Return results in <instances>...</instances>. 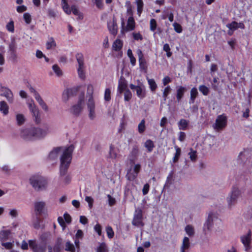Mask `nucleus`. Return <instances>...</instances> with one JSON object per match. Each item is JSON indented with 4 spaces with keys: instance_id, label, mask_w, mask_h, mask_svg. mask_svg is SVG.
Listing matches in <instances>:
<instances>
[{
    "instance_id": "nucleus-1",
    "label": "nucleus",
    "mask_w": 252,
    "mask_h": 252,
    "mask_svg": "<svg viewBox=\"0 0 252 252\" xmlns=\"http://www.w3.org/2000/svg\"><path fill=\"white\" fill-rule=\"evenodd\" d=\"M74 147L70 145L65 149L61 158L60 175L64 176L66 174L72 159V154Z\"/></svg>"
},
{
    "instance_id": "nucleus-2",
    "label": "nucleus",
    "mask_w": 252,
    "mask_h": 252,
    "mask_svg": "<svg viewBox=\"0 0 252 252\" xmlns=\"http://www.w3.org/2000/svg\"><path fill=\"white\" fill-rule=\"evenodd\" d=\"M46 134V130L35 127L24 129L21 133V137L26 141L38 139L44 137Z\"/></svg>"
},
{
    "instance_id": "nucleus-3",
    "label": "nucleus",
    "mask_w": 252,
    "mask_h": 252,
    "mask_svg": "<svg viewBox=\"0 0 252 252\" xmlns=\"http://www.w3.org/2000/svg\"><path fill=\"white\" fill-rule=\"evenodd\" d=\"M30 183L32 187L37 191L44 189L47 185L46 180L39 175L32 176L30 179Z\"/></svg>"
},
{
    "instance_id": "nucleus-4",
    "label": "nucleus",
    "mask_w": 252,
    "mask_h": 252,
    "mask_svg": "<svg viewBox=\"0 0 252 252\" xmlns=\"http://www.w3.org/2000/svg\"><path fill=\"white\" fill-rule=\"evenodd\" d=\"M75 57L78 64L77 68L78 76L80 79L84 80L86 78V75L84 71L85 66L84 55L81 53H78L76 54Z\"/></svg>"
},
{
    "instance_id": "nucleus-5",
    "label": "nucleus",
    "mask_w": 252,
    "mask_h": 252,
    "mask_svg": "<svg viewBox=\"0 0 252 252\" xmlns=\"http://www.w3.org/2000/svg\"><path fill=\"white\" fill-rule=\"evenodd\" d=\"M227 125V117L224 114L219 115L213 125L214 129L217 131L222 130Z\"/></svg>"
},
{
    "instance_id": "nucleus-6",
    "label": "nucleus",
    "mask_w": 252,
    "mask_h": 252,
    "mask_svg": "<svg viewBox=\"0 0 252 252\" xmlns=\"http://www.w3.org/2000/svg\"><path fill=\"white\" fill-rule=\"evenodd\" d=\"M129 88L133 91H135L136 95L138 98L142 99H143L146 94L145 86L143 84L141 83L139 85H135L132 84L129 85Z\"/></svg>"
},
{
    "instance_id": "nucleus-7",
    "label": "nucleus",
    "mask_w": 252,
    "mask_h": 252,
    "mask_svg": "<svg viewBox=\"0 0 252 252\" xmlns=\"http://www.w3.org/2000/svg\"><path fill=\"white\" fill-rule=\"evenodd\" d=\"M214 222H216V223H220L221 220L219 219L217 217L215 216L212 212H211L209 214L208 219L204 224V229H207L208 230H210Z\"/></svg>"
},
{
    "instance_id": "nucleus-8",
    "label": "nucleus",
    "mask_w": 252,
    "mask_h": 252,
    "mask_svg": "<svg viewBox=\"0 0 252 252\" xmlns=\"http://www.w3.org/2000/svg\"><path fill=\"white\" fill-rule=\"evenodd\" d=\"M137 54L138 57V61L139 63V68L141 70L146 73L148 69V66L146 61L144 58L142 51L140 49L137 50Z\"/></svg>"
},
{
    "instance_id": "nucleus-9",
    "label": "nucleus",
    "mask_w": 252,
    "mask_h": 252,
    "mask_svg": "<svg viewBox=\"0 0 252 252\" xmlns=\"http://www.w3.org/2000/svg\"><path fill=\"white\" fill-rule=\"evenodd\" d=\"M125 23L123 21L122 23V30L125 32L132 31L135 28V22L133 16L128 17L126 27H125Z\"/></svg>"
},
{
    "instance_id": "nucleus-10",
    "label": "nucleus",
    "mask_w": 252,
    "mask_h": 252,
    "mask_svg": "<svg viewBox=\"0 0 252 252\" xmlns=\"http://www.w3.org/2000/svg\"><path fill=\"white\" fill-rule=\"evenodd\" d=\"M29 107L32 113V114L33 117H34L35 123L36 124H39L41 122V119L38 109L37 108L34 103L33 104L29 103Z\"/></svg>"
},
{
    "instance_id": "nucleus-11",
    "label": "nucleus",
    "mask_w": 252,
    "mask_h": 252,
    "mask_svg": "<svg viewBox=\"0 0 252 252\" xmlns=\"http://www.w3.org/2000/svg\"><path fill=\"white\" fill-rule=\"evenodd\" d=\"M80 87L77 86L70 89H67L63 94V98L64 100H67L70 96L76 95L78 93Z\"/></svg>"
},
{
    "instance_id": "nucleus-12",
    "label": "nucleus",
    "mask_w": 252,
    "mask_h": 252,
    "mask_svg": "<svg viewBox=\"0 0 252 252\" xmlns=\"http://www.w3.org/2000/svg\"><path fill=\"white\" fill-rule=\"evenodd\" d=\"M239 195L240 191L238 189L237 187H233L231 191L230 197L228 198V203L229 206H231L236 203Z\"/></svg>"
},
{
    "instance_id": "nucleus-13",
    "label": "nucleus",
    "mask_w": 252,
    "mask_h": 252,
    "mask_svg": "<svg viewBox=\"0 0 252 252\" xmlns=\"http://www.w3.org/2000/svg\"><path fill=\"white\" fill-rule=\"evenodd\" d=\"M251 231L249 230L246 235L241 237V242L245 246L246 251H249L251 249Z\"/></svg>"
},
{
    "instance_id": "nucleus-14",
    "label": "nucleus",
    "mask_w": 252,
    "mask_h": 252,
    "mask_svg": "<svg viewBox=\"0 0 252 252\" xmlns=\"http://www.w3.org/2000/svg\"><path fill=\"white\" fill-rule=\"evenodd\" d=\"M84 103V96H80L77 104L73 105L71 108V112L75 115H78L82 109V105Z\"/></svg>"
},
{
    "instance_id": "nucleus-15",
    "label": "nucleus",
    "mask_w": 252,
    "mask_h": 252,
    "mask_svg": "<svg viewBox=\"0 0 252 252\" xmlns=\"http://www.w3.org/2000/svg\"><path fill=\"white\" fill-rule=\"evenodd\" d=\"M0 91L1 96H5L9 102H11L13 100V94L11 91L8 88L4 87H1Z\"/></svg>"
},
{
    "instance_id": "nucleus-16",
    "label": "nucleus",
    "mask_w": 252,
    "mask_h": 252,
    "mask_svg": "<svg viewBox=\"0 0 252 252\" xmlns=\"http://www.w3.org/2000/svg\"><path fill=\"white\" fill-rule=\"evenodd\" d=\"M88 108L89 111V118L93 120L95 117V103L94 101H88L87 103Z\"/></svg>"
},
{
    "instance_id": "nucleus-17",
    "label": "nucleus",
    "mask_w": 252,
    "mask_h": 252,
    "mask_svg": "<svg viewBox=\"0 0 252 252\" xmlns=\"http://www.w3.org/2000/svg\"><path fill=\"white\" fill-rule=\"evenodd\" d=\"M45 204L44 202H36L34 204V209L37 216H40L43 212Z\"/></svg>"
},
{
    "instance_id": "nucleus-18",
    "label": "nucleus",
    "mask_w": 252,
    "mask_h": 252,
    "mask_svg": "<svg viewBox=\"0 0 252 252\" xmlns=\"http://www.w3.org/2000/svg\"><path fill=\"white\" fill-rule=\"evenodd\" d=\"M127 89H128L127 88V83L126 80L121 79L118 82V92L121 94L124 91H126Z\"/></svg>"
},
{
    "instance_id": "nucleus-19",
    "label": "nucleus",
    "mask_w": 252,
    "mask_h": 252,
    "mask_svg": "<svg viewBox=\"0 0 252 252\" xmlns=\"http://www.w3.org/2000/svg\"><path fill=\"white\" fill-rule=\"evenodd\" d=\"M142 214L141 212L138 213L134 217L132 220V224L135 226L143 225V223L142 221Z\"/></svg>"
},
{
    "instance_id": "nucleus-20",
    "label": "nucleus",
    "mask_w": 252,
    "mask_h": 252,
    "mask_svg": "<svg viewBox=\"0 0 252 252\" xmlns=\"http://www.w3.org/2000/svg\"><path fill=\"white\" fill-rule=\"evenodd\" d=\"M108 28L110 32L114 35H115L117 33V25L116 23V22L113 20L112 22H110L108 23Z\"/></svg>"
},
{
    "instance_id": "nucleus-21",
    "label": "nucleus",
    "mask_w": 252,
    "mask_h": 252,
    "mask_svg": "<svg viewBox=\"0 0 252 252\" xmlns=\"http://www.w3.org/2000/svg\"><path fill=\"white\" fill-rule=\"evenodd\" d=\"M186 91L187 89L185 87L180 86L177 88L176 98L178 102L181 101L182 98L183 97L184 94Z\"/></svg>"
},
{
    "instance_id": "nucleus-22",
    "label": "nucleus",
    "mask_w": 252,
    "mask_h": 252,
    "mask_svg": "<svg viewBox=\"0 0 252 252\" xmlns=\"http://www.w3.org/2000/svg\"><path fill=\"white\" fill-rule=\"evenodd\" d=\"M11 234L10 230H4L0 231V241L1 242H5L9 239V236Z\"/></svg>"
},
{
    "instance_id": "nucleus-23",
    "label": "nucleus",
    "mask_w": 252,
    "mask_h": 252,
    "mask_svg": "<svg viewBox=\"0 0 252 252\" xmlns=\"http://www.w3.org/2000/svg\"><path fill=\"white\" fill-rule=\"evenodd\" d=\"M138 151V148L136 145L133 147L129 155V157L131 158L129 159L131 163H134V160L137 157Z\"/></svg>"
},
{
    "instance_id": "nucleus-24",
    "label": "nucleus",
    "mask_w": 252,
    "mask_h": 252,
    "mask_svg": "<svg viewBox=\"0 0 252 252\" xmlns=\"http://www.w3.org/2000/svg\"><path fill=\"white\" fill-rule=\"evenodd\" d=\"M63 243V239L60 238H57L54 246L53 247V252H61L62 250V246Z\"/></svg>"
},
{
    "instance_id": "nucleus-25",
    "label": "nucleus",
    "mask_w": 252,
    "mask_h": 252,
    "mask_svg": "<svg viewBox=\"0 0 252 252\" xmlns=\"http://www.w3.org/2000/svg\"><path fill=\"white\" fill-rule=\"evenodd\" d=\"M123 43L120 39H116L113 44V49L114 51L118 52L121 50L123 47Z\"/></svg>"
},
{
    "instance_id": "nucleus-26",
    "label": "nucleus",
    "mask_w": 252,
    "mask_h": 252,
    "mask_svg": "<svg viewBox=\"0 0 252 252\" xmlns=\"http://www.w3.org/2000/svg\"><path fill=\"white\" fill-rule=\"evenodd\" d=\"M144 147L146 148L148 152L151 153L155 147L154 142L151 139L147 140L144 143Z\"/></svg>"
},
{
    "instance_id": "nucleus-27",
    "label": "nucleus",
    "mask_w": 252,
    "mask_h": 252,
    "mask_svg": "<svg viewBox=\"0 0 252 252\" xmlns=\"http://www.w3.org/2000/svg\"><path fill=\"white\" fill-rule=\"evenodd\" d=\"M189 122L186 119H182L178 122L179 128L181 130H185L187 129Z\"/></svg>"
},
{
    "instance_id": "nucleus-28",
    "label": "nucleus",
    "mask_w": 252,
    "mask_h": 252,
    "mask_svg": "<svg viewBox=\"0 0 252 252\" xmlns=\"http://www.w3.org/2000/svg\"><path fill=\"white\" fill-rule=\"evenodd\" d=\"M198 94V93L196 88L193 87L191 89L189 103H193L194 102L195 99L197 96Z\"/></svg>"
},
{
    "instance_id": "nucleus-29",
    "label": "nucleus",
    "mask_w": 252,
    "mask_h": 252,
    "mask_svg": "<svg viewBox=\"0 0 252 252\" xmlns=\"http://www.w3.org/2000/svg\"><path fill=\"white\" fill-rule=\"evenodd\" d=\"M174 148L176 150V152L173 158V162L175 163L179 160L181 154V149L177 145H175Z\"/></svg>"
},
{
    "instance_id": "nucleus-30",
    "label": "nucleus",
    "mask_w": 252,
    "mask_h": 252,
    "mask_svg": "<svg viewBox=\"0 0 252 252\" xmlns=\"http://www.w3.org/2000/svg\"><path fill=\"white\" fill-rule=\"evenodd\" d=\"M8 106L5 101H1L0 102V111L4 115H7L8 113Z\"/></svg>"
},
{
    "instance_id": "nucleus-31",
    "label": "nucleus",
    "mask_w": 252,
    "mask_h": 252,
    "mask_svg": "<svg viewBox=\"0 0 252 252\" xmlns=\"http://www.w3.org/2000/svg\"><path fill=\"white\" fill-rule=\"evenodd\" d=\"M87 94L89 97L88 101L92 100V101H94L93 97L94 87L92 84H89L88 85Z\"/></svg>"
},
{
    "instance_id": "nucleus-32",
    "label": "nucleus",
    "mask_w": 252,
    "mask_h": 252,
    "mask_svg": "<svg viewBox=\"0 0 252 252\" xmlns=\"http://www.w3.org/2000/svg\"><path fill=\"white\" fill-rule=\"evenodd\" d=\"M61 147L55 148L49 154V158L51 159H54L57 158L59 152L61 150Z\"/></svg>"
},
{
    "instance_id": "nucleus-33",
    "label": "nucleus",
    "mask_w": 252,
    "mask_h": 252,
    "mask_svg": "<svg viewBox=\"0 0 252 252\" xmlns=\"http://www.w3.org/2000/svg\"><path fill=\"white\" fill-rule=\"evenodd\" d=\"M62 4L63 11L65 13L69 15L71 13V7H69V5L66 0H62Z\"/></svg>"
},
{
    "instance_id": "nucleus-34",
    "label": "nucleus",
    "mask_w": 252,
    "mask_h": 252,
    "mask_svg": "<svg viewBox=\"0 0 252 252\" xmlns=\"http://www.w3.org/2000/svg\"><path fill=\"white\" fill-rule=\"evenodd\" d=\"M56 46V42L53 37H51L48 39L46 44V47L47 50H50Z\"/></svg>"
},
{
    "instance_id": "nucleus-35",
    "label": "nucleus",
    "mask_w": 252,
    "mask_h": 252,
    "mask_svg": "<svg viewBox=\"0 0 252 252\" xmlns=\"http://www.w3.org/2000/svg\"><path fill=\"white\" fill-rule=\"evenodd\" d=\"M189 247V238L185 237L183 239L181 252H185V250L188 249Z\"/></svg>"
},
{
    "instance_id": "nucleus-36",
    "label": "nucleus",
    "mask_w": 252,
    "mask_h": 252,
    "mask_svg": "<svg viewBox=\"0 0 252 252\" xmlns=\"http://www.w3.org/2000/svg\"><path fill=\"white\" fill-rule=\"evenodd\" d=\"M109 157L112 159H116L117 157V153L115 149V147L112 144L110 146Z\"/></svg>"
},
{
    "instance_id": "nucleus-37",
    "label": "nucleus",
    "mask_w": 252,
    "mask_h": 252,
    "mask_svg": "<svg viewBox=\"0 0 252 252\" xmlns=\"http://www.w3.org/2000/svg\"><path fill=\"white\" fill-rule=\"evenodd\" d=\"M199 91L204 95H208L209 94V89L208 87L205 85H201L198 87Z\"/></svg>"
},
{
    "instance_id": "nucleus-38",
    "label": "nucleus",
    "mask_w": 252,
    "mask_h": 252,
    "mask_svg": "<svg viewBox=\"0 0 252 252\" xmlns=\"http://www.w3.org/2000/svg\"><path fill=\"white\" fill-rule=\"evenodd\" d=\"M37 96L38 99H36V101L38 102L39 104L45 111H48V107L47 105V104L45 103V102L43 101L41 96L39 97L38 95H37Z\"/></svg>"
},
{
    "instance_id": "nucleus-39",
    "label": "nucleus",
    "mask_w": 252,
    "mask_h": 252,
    "mask_svg": "<svg viewBox=\"0 0 252 252\" xmlns=\"http://www.w3.org/2000/svg\"><path fill=\"white\" fill-rule=\"evenodd\" d=\"M37 96L38 99H36V101L38 102L39 104L45 111H48V107L47 105V104L45 103V102L43 101L41 96L39 97L38 95H37Z\"/></svg>"
},
{
    "instance_id": "nucleus-40",
    "label": "nucleus",
    "mask_w": 252,
    "mask_h": 252,
    "mask_svg": "<svg viewBox=\"0 0 252 252\" xmlns=\"http://www.w3.org/2000/svg\"><path fill=\"white\" fill-rule=\"evenodd\" d=\"M145 121L144 119H143L138 126V131L139 133L142 134L145 131Z\"/></svg>"
},
{
    "instance_id": "nucleus-41",
    "label": "nucleus",
    "mask_w": 252,
    "mask_h": 252,
    "mask_svg": "<svg viewBox=\"0 0 252 252\" xmlns=\"http://www.w3.org/2000/svg\"><path fill=\"white\" fill-rule=\"evenodd\" d=\"M137 3V14L140 16L141 14L143 11V2L142 0H137L136 1Z\"/></svg>"
},
{
    "instance_id": "nucleus-42",
    "label": "nucleus",
    "mask_w": 252,
    "mask_h": 252,
    "mask_svg": "<svg viewBox=\"0 0 252 252\" xmlns=\"http://www.w3.org/2000/svg\"><path fill=\"white\" fill-rule=\"evenodd\" d=\"M65 251L70 252H75V249L73 244L68 241L65 243Z\"/></svg>"
},
{
    "instance_id": "nucleus-43",
    "label": "nucleus",
    "mask_w": 252,
    "mask_h": 252,
    "mask_svg": "<svg viewBox=\"0 0 252 252\" xmlns=\"http://www.w3.org/2000/svg\"><path fill=\"white\" fill-rule=\"evenodd\" d=\"M17 44L15 39H12L9 44V51L10 52L16 51Z\"/></svg>"
},
{
    "instance_id": "nucleus-44",
    "label": "nucleus",
    "mask_w": 252,
    "mask_h": 252,
    "mask_svg": "<svg viewBox=\"0 0 252 252\" xmlns=\"http://www.w3.org/2000/svg\"><path fill=\"white\" fill-rule=\"evenodd\" d=\"M106 231L107 233V237L109 239H112L114 236V232L110 226H107L106 227Z\"/></svg>"
},
{
    "instance_id": "nucleus-45",
    "label": "nucleus",
    "mask_w": 252,
    "mask_h": 252,
    "mask_svg": "<svg viewBox=\"0 0 252 252\" xmlns=\"http://www.w3.org/2000/svg\"><path fill=\"white\" fill-rule=\"evenodd\" d=\"M185 231L189 236H192L194 235V230L191 225H187L185 227Z\"/></svg>"
},
{
    "instance_id": "nucleus-46",
    "label": "nucleus",
    "mask_w": 252,
    "mask_h": 252,
    "mask_svg": "<svg viewBox=\"0 0 252 252\" xmlns=\"http://www.w3.org/2000/svg\"><path fill=\"white\" fill-rule=\"evenodd\" d=\"M226 27L232 31L238 29V23L236 21H232L231 23L228 24Z\"/></svg>"
},
{
    "instance_id": "nucleus-47",
    "label": "nucleus",
    "mask_w": 252,
    "mask_h": 252,
    "mask_svg": "<svg viewBox=\"0 0 252 252\" xmlns=\"http://www.w3.org/2000/svg\"><path fill=\"white\" fill-rule=\"evenodd\" d=\"M104 99L105 101L109 102L111 100V89L106 88L105 90Z\"/></svg>"
},
{
    "instance_id": "nucleus-48",
    "label": "nucleus",
    "mask_w": 252,
    "mask_h": 252,
    "mask_svg": "<svg viewBox=\"0 0 252 252\" xmlns=\"http://www.w3.org/2000/svg\"><path fill=\"white\" fill-rule=\"evenodd\" d=\"M137 177V175L136 174L130 172V171H128L126 175V178L129 181H134Z\"/></svg>"
},
{
    "instance_id": "nucleus-49",
    "label": "nucleus",
    "mask_w": 252,
    "mask_h": 252,
    "mask_svg": "<svg viewBox=\"0 0 252 252\" xmlns=\"http://www.w3.org/2000/svg\"><path fill=\"white\" fill-rule=\"evenodd\" d=\"M219 83L218 78L214 77L212 83V87L214 91L218 90Z\"/></svg>"
},
{
    "instance_id": "nucleus-50",
    "label": "nucleus",
    "mask_w": 252,
    "mask_h": 252,
    "mask_svg": "<svg viewBox=\"0 0 252 252\" xmlns=\"http://www.w3.org/2000/svg\"><path fill=\"white\" fill-rule=\"evenodd\" d=\"M189 158L192 161H196L197 159V152L193 150L192 148L190 149V152L189 153Z\"/></svg>"
},
{
    "instance_id": "nucleus-51",
    "label": "nucleus",
    "mask_w": 252,
    "mask_h": 252,
    "mask_svg": "<svg viewBox=\"0 0 252 252\" xmlns=\"http://www.w3.org/2000/svg\"><path fill=\"white\" fill-rule=\"evenodd\" d=\"M148 82L151 90L152 91H155L157 88V85L155 81L153 79H150L148 80Z\"/></svg>"
},
{
    "instance_id": "nucleus-52",
    "label": "nucleus",
    "mask_w": 252,
    "mask_h": 252,
    "mask_svg": "<svg viewBox=\"0 0 252 252\" xmlns=\"http://www.w3.org/2000/svg\"><path fill=\"white\" fill-rule=\"evenodd\" d=\"M6 30L12 33L14 32V24L12 20L8 22L6 26Z\"/></svg>"
},
{
    "instance_id": "nucleus-53",
    "label": "nucleus",
    "mask_w": 252,
    "mask_h": 252,
    "mask_svg": "<svg viewBox=\"0 0 252 252\" xmlns=\"http://www.w3.org/2000/svg\"><path fill=\"white\" fill-rule=\"evenodd\" d=\"M132 98V94L129 89L126 90L124 93V99L126 101H129Z\"/></svg>"
},
{
    "instance_id": "nucleus-54",
    "label": "nucleus",
    "mask_w": 252,
    "mask_h": 252,
    "mask_svg": "<svg viewBox=\"0 0 252 252\" xmlns=\"http://www.w3.org/2000/svg\"><path fill=\"white\" fill-rule=\"evenodd\" d=\"M16 120L19 126H21L25 122V118L22 114H17L16 115Z\"/></svg>"
},
{
    "instance_id": "nucleus-55",
    "label": "nucleus",
    "mask_w": 252,
    "mask_h": 252,
    "mask_svg": "<svg viewBox=\"0 0 252 252\" xmlns=\"http://www.w3.org/2000/svg\"><path fill=\"white\" fill-rule=\"evenodd\" d=\"M157 27V23L156 20L155 19H151L150 22V30L154 32L156 30Z\"/></svg>"
},
{
    "instance_id": "nucleus-56",
    "label": "nucleus",
    "mask_w": 252,
    "mask_h": 252,
    "mask_svg": "<svg viewBox=\"0 0 252 252\" xmlns=\"http://www.w3.org/2000/svg\"><path fill=\"white\" fill-rule=\"evenodd\" d=\"M173 26L174 27V30L177 33H181L183 31V29L180 24L178 23L175 22L173 24Z\"/></svg>"
},
{
    "instance_id": "nucleus-57",
    "label": "nucleus",
    "mask_w": 252,
    "mask_h": 252,
    "mask_svg": "<svg viewBox=\"0 0 252 252\" xmlns=\"http://www.w3.org/2000/svg\"><path fill=\"white\" fill-rule=\"evenodd\" d=\"M23 18L27 24H30L32 22V16L29 13H25L23 15Z\"/></svg>"
},
{
    "instance_id": "nucleus-58",
    "label": "nucleus",
    "mask_w": 252,
    "mask_h": 252,
    "mask_svg": "<svg viewBox=\"0 0 252 252\" xmlns=\"http://www.w3.org/2000/svg\"><path fill=\"white\" fill-rule=\"evenodd\" d=\"M171 90V89L169 86H168L165 88L164 89L162 96L164 98V100H165L169 94L170 91Z\"/></svg>"
},
{
    "instance_id": "nucleus-59",
    "label": "nucleus",
    "mask_w": 252,
    "mask_h": 252,
    "mask_svg": "<svg viewBox=\"0 0 252 252\" xmlns=\"http://www.w3.org/2000/svg\"><path fill=\"white\" fill-rule=\"evenodd\" d=\"M53 70L57 76H60L62 74V71L57 64H54L52 66Z\"/></svg>"
},
{
    "instance_id": "nucleus-60",
    "label": "nucleus",
    "mask_w": 252,
    "mask_h": 252,
    "mask_svg": "<svg viewBox=\"0 0 252 252\" xmlns=\"http://www.w3.org/2000/svg\"><path fill=\"white\" fill-rule=\"evenodd\" d=\"M29 245L30 248L32 250L33 252L35 251L37 246H38L36 244L35 240H30L29 241Z\"/></svg>"
},
{
    "instance_id": "nucleus-61",
    "label": "nucleus",
    "mask_w": 252,
    "mask_h": 252,
    "mask_svg": "<svg viewBox=\"0 0 252 252\" xmlns=\"http://www.w3.org/2000/svg\"><path fill=\"white\" fill-rule=\"evenodd\" d=\"M96 252H107L106 245L104 243H102L97 248Z\"/></svg>"
},
{
    "instance_id": "nucleus-62",
    "label": "nucleus",
    "mask_w": 252,
    "mask_h": 252,
    "mask_svg": "<svg viewBox=\"0 0 252 252\" xmlns=\"http://www.w3.org/2000/svg\"><path fill=\"white\" fill-rule=\"evenodd\" d=\"M94 231L97 233L99 236L102 234V227L99 223L96 224L94 226Z\"/></svg>"
},
{
    "instance_id": "nucleus-63",
    "label": "nucleus",
    "mask_w": 252,
    "mask_h": 252,
    "mask_svg": "<svg viewBox=\"0 0 252 252\" xmlns=\"http://www.w3.org/2000/svg\"><path fill=\"white\" fill-rule=\"evenodd\" d=\"M132 36L135 40H142L143 39V36L140 32H133Z\"/></svg>"
},
{
    "instance_id": "nucleus-64",
    "label": "nucleus",
    "mask_w": 252,
    "mask_h": 252,
    "mask_svg": "<svg viewBox=\"0 0 252 252\" xmlns=\"http://www.w3.org/2000/svg\"><path fill=\"white\" fill-rule=\"evenodd\" d=\"M46 245H38L33 252H45L46 251Z\"/></svg>"
}]
</instances>
